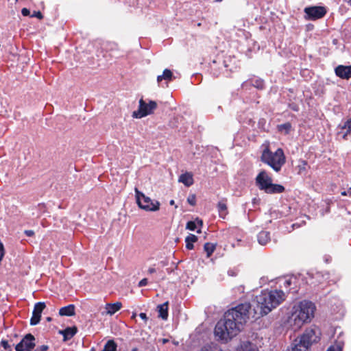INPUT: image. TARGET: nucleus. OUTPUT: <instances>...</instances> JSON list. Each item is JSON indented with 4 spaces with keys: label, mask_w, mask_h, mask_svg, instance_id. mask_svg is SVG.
Returning <instances> with one entry per match:
<instances>
[{
    "label": "nucleus",
    "mask_w": 351,
    "mask_h": 351,
    "mask_svg": "<svg viewBox=\"0 0 351 351\" xmlns=\"http://www.w3.org/2000/svg\"><path fill=\"white\" fill-rule=\"evenodd\" d=\"M285 299L281 290L263 291L256 295L252 304L245 302L225 313L215 327V335L221 340L227 342L235 337L241 330L249 315L260 317L268 314Z\"/></svg>",
    "instance_id": "f257e3e1"
},
{
    "label": "nucleus",
    "mask_w": 351,
    "mask_h": 351,
    "mask_svg": "<svg viewBox=\"0 0 351 351\" xmlns=\"http://www.w3.org/2000/svg\"><path fill=\"white\" fill-rule=\"evenodd\" d=\"M289 322L293 330L300 329L304 324L310 322L314 317L316 306L309 300H302L293 307Z\"/></svg>",
    "instance_id": "f03ea898"
},
{
    "label": "nucleus",
    "mask_w": 351,
    "mask_h": 351,
    "mask_svg": "<svg viewBox=\"0 0 351 351\" xmlns=\"http://www.w3.org/2000/svg\"><path fill=\"white\" fill-rule=\"evenodd\" d=\"M318 328H308L304 333L294 341V346L291 351H310L311 345L319 340Z\"/></svg>",
    "instance_id": "7ed1b4c3"
},
{
    "label": "nucleus",
    "mask_w": 351,
    "mask_h": 351,
    "mask_svg": "<svg viewBox=\"0 0 351 351\" xmlns=\"http://www.w3.org/2000/svg\"><path fill=\"white\" fill-rule=\"evenodd\" d=\"M261 161L271 167L275 171H280L286 162L285 156L282 149L278 148L275 152H272L269 147H266L262 152Z\"/></svg>",
    "instance_id": "20e7f679"
},
{
    "label": "nucleus",
    "mask_w": 351,
    "mask_h": 351,
    "mask_svg": "<svg viewBox=\"0 0 351 351\" xmlns=\"http://www.w3.org/2000/svg\"><path fill=\"white\" fill-rule=\"evenodd\" d=\"M136 203L140 208L146 211H157L160 209V204L157 200H152L140 191L136 187L134 189Z\"/></svg>",
    "instance_id": "39448f33"
},
{
    "label": "nucleus",
    "mask_w": 351,
    "mask_h": 351,
    "mask_svg": "<svg viewBox=\"0 0 351 351\" xmlns=\"http://www.w3.org/2000/svg\"><path fill=\"white\" fill-rule=\"evenodd\" d=\"M138 104V110L134 111L132 113V117L136 119H141L152 114L158 107V104L155 101L150 100L148 103H146L143 98L140 99Z\"/></svg>",
    "instance_id": "423d86ee"
},
{
    "label": "nucleus",
    "mask_w": 351,
    "mask_h": 351,
    "mask_svg": "<svg viewBox=\"0 0 351 351\" xmlns=\"http://www.w3.org/2000/svg\"><path fill=\"white\" fill-rule=\"evenodd\" d=\"M36 346L35 337L31 333L25 335L15 346L16 351H33Z\"/></svg>",
    "instance_id": "0eeeda50"
},
{
    "label": "nucleus",
    "mask_w": 351,
    "mask_h": 351,
    "mask_svg": "<svg viewBox=\"0 0 351 351\" xmlns=\"http://www.w3.org/2000/svg\"><path fill=\"white\" fill-rule=\"evenodd\" d=\"M327 11L324 6H311L305 8L304 13L306 14V19L311 21L317 20L323 18Z\"/></svg>",
    "instance_id": "6e6552de"
},
{
    "label": "nucleus",
    "mask_w": 351,
    "mask_h": 351,
    "mask_svg": "<svg viewBox=\"0 0 351 351\" xmlns=\"http://www.w3.org/2000/svg\"><path fill=\"white\" fill-rule=\"evenodd\" d=\"M256 185L261 191H265L272 182V178L267 171L261 170L255 178Z\"/></svg>",
    "instance_id": "1a4fd4ad"
},
{
    "label": "nucleus",
    "mask_w": 351,
    "mask_h": 351,
    "mask_svg": "<svg viewBox=\"0 0 351 351\" xmlns=\"http://www.w3.org/2000/svg\"><path fill=\"white\" fill-rule=\"evenodd\" d=\"M45 307L46 305L45 302H39L35 304L32 312V316L30 319V325L35 326L40 322L42 312Z\"/></svg>",
    "instance_id": "9d476101"
},
{
    "label": "nucleus",
    "mask_w": 351,
    "mask_h": 351,
    "mask_svg": "<svg viewBox=\"0 0 351 351\" xmlns=\"http://www.w3.org/2000/svg\"><path fill=\"white\" fill-rule=\"evenodd\" d=\"M335 73L341 79L349 80L351 78V65H338L335 69Z\"/></svg>",
    "instance_id": "9b49d317"
},
{
    "label": "nucleus",
    "mask_w": 351,
    "mask_h": 351,
    "mask_svg": "<svg viewBox=\"0 0 351 351\" xmlns=\"http://www.w3.org/2000/svg\"><path fill=\"white\" fill-rule=\"evenodd\" d=\"M219 216L220 218L225 219L228 214L227 206V199L223 198L220 200L217 205Z\"/></svg>",
    "instance_id": "f8f14e48"
},
{
    "label": "nucleus",
    "mask_w": 351,
    "mask_h": 351,
    "mask_svg": "<svg viewBox=\"0 0 351 351\" xmlns=\"http://www.w3.org/2000/svg\"><path fill=\"white\" fill-rule=\"evenodd\" d=\"M285 191L284 186L279 184H273L272 182L269 184L265 192L267 194H278L282 193Z\"/></svg>",
    "instance_id": "ddd939ff"
},
{
    "label": "nucleus",
    "mask_w": 351,
    "mask_h": 351,
    "mask_svg": "<svg viewBox=\"0 0 351 351\" xmlns=\"http://www.w3.org/2000/svg\"><path fill=\"white\" fill-rule=\"evenodd\" d=\"M169 302H165L162 304H159L157 306L158 317H160L163 320H167L169 316L168 308H169Z\"/></svg>",
    "instance_id": "4468645a"
},
{
    "label": "nucleus",
    "mask_w": 351,
    "mask_h": 351,
    "mask_svg": "<svg viewBox=\"0 0 351 351\" xmlns=\"http://www.w3.org/2000/svg\"><path fill=\"white\" fill-rule=\"evenodd\" d=\"M77 332L76 326L67 327L63 330H60V333L63 335L64 341L71 339Z\"/></svg>",
    "instance_id": "2eb2a0df"
},
{
    "label": "nucleus",
    "mask_w": 351,
    "mask_h": 351,
    "mask_svg": "<svg viewBox=\"0 0 351 351\" xmlns=\"http://www.w3.org/2000/svg\"><path fill=\"white\" fill-rule=\"evenodd\" d=\"M122 307V304L120 302H117L115 303H108L106 304V309L107 311V314L110 315L114 314L116 312L119 311Z\"/></svg>",
    "instance_id": "dca6fc26"
},
{
    "label": "nucleus",
    "mask_w": 351,
    "mask_h": 351,
    "mask_svg": "<svg viewBox=\"0 0 351 351\" xmlns=\"http://www.w3.org/2000/svg\"><path fill=\"white\" fill-rule=\"evenodd\" d=\"M179 182L183 183L186 186H190L193 184V175L189 172L182 173L179 177Z\"/></svg>",
    "instance_id": "f3484780"
},
{
    "label": "nucleus",
    "mask_w": 351,
    "mask_h": 351,
    "mask_svg": "<svg viewBox=\"0 0 351 351\" xmlns=\"http://www.w3.org/2000/svg\"><path fill=\"white\" fill-rule=\"evenodd\" d=\"M75 305L69 304L68 306L62 307L59 310V314L61 316H73L75 315Z\"/></svg>",
    "instance_id": "a211bd4d"
},
{
    "label": "nucleus",
    "mask_w": 351,
    "mask_h": 351,
    "mask_svg": "<svg viewBox=\"0 0 351 351\" xmlns=\"http://www.w3.org/2000/svg\"><path fill=\"white\" fill-rule=\"evenodd\" d=\"M258 241L261 245H265L270 241V233L267 231H261L257 235Z\"/></svg>",
    "instance_id": "6ab92c4d"
},
{
    "label": "nucleus",
    "mask_w": 351,
    "mask_h": 351,
    "mask_svg": "<svg viewBox=\"0 0 351 351\" xmlns=\"http://www.w3.org/2000/svg\"><path fill=\"white\" fill-rule=\"evenodd\" d=\"M197 241V237L195 234H190L185 238L186 248L187 250H193L194 248L193 243Z\"/></svg>",
    "instance_id": "aec40b11"
},
{
    "label": "nucleus",
    "mask_w": 351,
    "mask_h": 351,
    "mask_svg": "<svg viewBox=\"0 0 351 351\" xmlns=\"http://www.w3.org/2000/svg\"><path fill=\"white\" fill-rule=\"evenodd\" d=\"M162 80H167V81H171L173 80V73L170 69H165L163 71L162 75H158L157 77V81L158 82H160Z\"/></svg>",
    "instance_id": "412c9836"
},
{
    "label": "nucleus",
    "mask_w": 351,
    "mask_h": 351,
    "mask_svg": "<svg viewBox=\"0 0 351 351\" xmlns=\"http://www.w3.org/2000/svg\"><path fill=\"white\" fill-rule=\"evenodd\" d=\"M292 125L291 123L287 122L283 124L278 125L277 129L278 132H284L285 134H289L291 130Z\"/></svg>",
    "instance_id": "4be33fe9"
},
{
    "label": "nucleus",
    "mask_w": 351,
    "mask_h": 351,
    "mask_svg": "<svg viewBox=\"0 0 351 351\" xmlns=\"http://www.w3.org/2000/svg\"><path fill=\"white\" fill-rule=\"evenodd\" d=\"M216 249V245L212 243H206L204 245V250L206 253V256L209 258Z\"/></svg>",
    "instance_id": "5701e85b"
},
{
    "label": "nucleus",
    "mask_w": 351,
    "mask_h": 351,
    "mask_svg": "<svg viewBox=\"0 0 351 351\" xmlns=\"http://www.w3.org/2000/svg\"><path fill=\"white\" fill-rule=\"evenodd\" d=\"M117 344L112 339L108 340L103 349V351H117Z\"/></svg>",
    "instance_id": "b1692460"
},
{
    "label": "nucleus",
    "mask_w": 351,
    "mask_h": 351,
    "mask_svg": "<svg viewBox=\"0 0 351 351\" xmlns=\"http://www.w3.org/2000/svg\"><path fill=\"white\" fill-rule=\"evenodd\" d=\"M201 351H222V350L219 346L212 343L204 346Z\"/></svg>",
    "instance_id": "393cba45"
},
{
    "label": "nucleus",
    "mask_w": 351,
    "mask_h": 351,
    "mask_svg": "<svg viewBox=\"0 0 351 351\" xmlns=\"http://www.w3.org/2000/svg\"><path fill=\"white\" fill-rule=\"evenodd\" d=\"M252 85L259 90L265 88V82L261 79H255L252 80Z\"/></svg>",
    "instance_id": "a878e982"
},
{
    "label": "nucleus",
    "mask_w": 351,
    "mask_h": 351,
    "mask_svg": "<svg viewBox=\"0 0 351 351\" xmlns=\"http://www.w3.org/2000/svg\"><path fill=\"white\" fill-rule=\"evenodd\" d=\"M243 351H258L257 348L252 343L247 341L243 346Z\"/></svg>",
    "instance_id": "bb28decb"
},
{
    "label": "nucleus",
    "mask_w": 351,
    "mask_h": 351,
    "mask_svg": "<svg viewBox=\"0 0 351 351\" xmlns=\"http://www.w3.org/2000/svg\"><path fill=\"white\" fill-rule=\"evenodd\" d=\"M341 129L346 130L347 134L351 133V118L348 119L343 125L340 126Z\"/></svg>",
    "instance_id": "cd10ccee"
},
{
    "label": "nucleus",
    "mask_w": 351,
    "mask_h": 351,
    "mask_svg": "<svg viewBox=\"0 0 351 351\" xmlns=\"http://www.w3.org/2000/svg\"><path fill=\"white\" fill-rule=\"evenodd\" d=\"M186 228L194 231L197 228L196 221H189L186 223Z\"/></svg>",
    "instance_id": "c85d7f7f"
},
{
    "label": "nucleus",
    "mask_w": 351,
    "mask_h": 351,
    "mask_svg": "<svg viewBox=\"0 0 351 351\" xmlns=\"http://www.w3.org/2000/svg\"><path fill=\"white\" fill-rule=\"evenodd\" d=\"M306 165H307V162L306 160H301L300 161V164L298 166V168L299 169V173H302L303 171H306Z\"/></svg>",
    "instance_id": "c756f323"
},
{
    "label": "nucleus",
    "mask_w": 351,
    "mask_h": 351,
    "mask_svg": "<svg viewBox=\"0 0 351 351\" xmlns=\"http://www.w3.org/2000/svg\"><path fill=\"white\" fill-rule=\"evenodd\" d=\"M187 202L191 205L195 206L196 204V196L195 194H191L187 197Z\"/></svg>",
    "instance_id": "7c9ffc66"
},
{
    "label": "nucleus",
    "mask_w": 351,
    "mask_h": 351,
    "mask_svg": "<svg viewBox=\"0 0 351 351\" xmlns=\"http://www.w3.org/2000/svg\"><path fill=\"white\" fill-rule=\"evenodd\" d=\"M30 17H36L40 20H42L44 16L40 11H34L30 15Z\"/></svg>",
    "instance_id": "2f4dec72"
},
{
    "label": "nucleus",
    "mask_w": 351,
    "mask_h": 351,
    "mask_svg": "<svg viewBox=\"0 0 351 351\" xmlns=\"http://www.w3.org/2000/svg\"><path fill=\"white\" fill-rule=\"evenodd\" d=\"M1 346L6 350L12 351L10 346L8 343V341L6 340H2L1 341Z\"/></svg>",
    "instance_id": "473e14b6"
},
{
    "label": "nucleus",
    "mask_w": 351,
    "mask_h": 351,
    "mask_svg": "<svg viewBox=\"0 0 351 351\" xmlns=\"http://www.w3.org/2000/svg\"><path fill=\"white\" fill-rule=\"evenodd\" d=\"M21 14L24 16H30L31 15L29 10L26 8H23L21 10Z\"/></svg>",
    "instance_id": "72a5a7b5"
},
{
    "label": "nucleus",
    "mask_w": 351,
    "mask_h": 351,
    "mask_svg": "<svg viewBox=\"0 0 351 351\" xmlns=\"http://www.w3.org/2000/svg\"><path fill=\"white\" fill-rule=\"evenodd\" d=\"M148 284V280L147 278H143L140 282H138V286L139 287H142L144 286H146Z\"/></svg>",
    "instance_id": "f704fd0d"
},
{
    "label": "nucleus",
    "mask_w": 351,
    "mask_h": 351,
    "mask_svg": "<svg viewBox=\"0 0 351 351\" xmlns=\"http://www.w3.org/2000/svg\"><path fill=\"white\" fill-rule=\"evenodd\" d=\"M49 349L48 346L47 345H42L37 348L36 351H47Z\"/></svg>",
    "instance_id": "c9c22d12"
},
{
    "label": "nucleus",
    "mask_w": 351,
    "mask_h": 351,
    "mask_svg": "<svg viewBox=\"0 0 351 351\" xmlns=\"http://www.w3.org/2000/svg\"><path fill=\"white\" fill-rule=\"evenodd\" d=\"M228 274L230 276H236L238 274V271L237 269H229Z\"/></svg>",
    "instance_id": "e433bc0d"
},
{
    "label": "nucleus",
    "mask_w": 351,
    "mask_h": 351,
    "mask_svg": "<svg viewBox=\"0 0 351 351\" xmlns=\"http://www.w3.org/2000/svg\"><path fill=\"white\" fill-rule=\"evenodd\" d=\"M24 233L27 237H32L34 235V232L32 230H25Z\"/></svg>",
    "instance_id": "4c0bfd02"
},
{
    "label": "nucleus",
    "mask_w": 351,
    "mask_h": 351,
    "mask_svg": "<svg viewBox=\"0 0 351 351\" xmlns=\"http://www.w3.org/2000/svg\"><path fill=\"white\" fill-rule=\"evenodd\" d=\"M326 351H341V348L333 346H330Z\"/></svg>",
    "instance_id": "58836bf2"
},
{
    "label": "nucleus",
    "mask_w": 351,
    "mask_h": 351,
    "mask_svg": "<svg viewBox=\"0 0 351 351\" xmlns=\"http://www.w3.org/2000/svg\"><path fill=\"white\" fill-rule=\"evenodd\" d=\"M341 195L343 196H346V195H348L350 197H351V187L348 190V191H342L341 193Z\"/></svg>",
    "instance_id": "ea45409f"
},
{
    "label": "nucleus",
    "mask_w": 351,
    "mask_h": 351,
    "mask_svg": "<svg viewBox=\"0 0 351 351\" xmlns=\"http://www.w3.org/2000/svg\"><path fill=\"white\" fill-rule=\"evenodd\" d=\"M139 317H140L142 319H143L145 322L148 320V317H147V316L146 313H141L139 314Z\"/></svg>",
    "instance_id": "a19ab883"
},
{
    "label": "nucleus",
    "mask_w": 351,
    "mask_h": 351,
    "mask_svg": "<svg viewBox=\"0 0 351 351\" xmlns=\"http://www.w3.org/2000/svg\"><path fill=\"white\" fill-rule=\"evenodd\" d=\"M197 226H199V228L203 226V221L199 218H196L195 219Z\"/></svg>",
    "instance_id": "79ce46f5"
},
{
    "label": "nucleus",
    "mask_w": 351,
    "mask_h": 351,
    "mask_svg": "<svg viewBox=\"0 0 351 351\" xmlns=\"http://www.w3.org/2000/svg\"><path fill=\"white\" fill-rule=\"evenodd\" d=\"M147 272H148L149 274H153V273L156 272V269H155V268H154V267H150V268H149V269H148Z\"/></svg>",
    "instance_id": "37998d69"
},
{
    "label": "nucleus",
    "mask_w": 351,
    "mask_h": 351,
    "mask_svg": "<svg viewBox=\"0 0 351 351\" xmlns=\"http://www.w3.org/2000/svg\"><path fill=\"white\" fill-rule=\"evenodd\" d=\"M212 73H213V75L215 77H217L219 75V72L214 71L213 69H212Z\"/></svg>",
    "instance_id": "c03bdc74"
},
{
    "label": "nucleus",
    "mask_w": 351,
    "mask_h": 351,
    "mask_svg": "<svg viewBox=\"0 0 351 351\" xmlns=\"http://www.w3.org/2000/svg\"><path fill=\"white\" fill-rule=\"evenodd\" d=\"M161 341H162V343L163 344H165V343H167V342H169V339H165V338H164V339H161Z\"/></svg>",
    "instance_id": "a18cd8bd"
},
{
    "label": "nucleus",
    "mask_w": 351,
    "mask_h": 351,
    "mask_svg": "<svg viewBox=\"0 0 351 351\" xmlns=\"http://www.w3.org/2000/svg\"><path fill=\"white\" fill-rule=\"evenodd\" d=\"M136 313H132V315L131 318H132V319H135V318H136Z\"/></svg>",
    "instance_id": "49530a36"
},
{
    "label": "nucleus",
    "mask_w": 351,
    "mask_h": 351,
    "mask_svg": "<svg viewBox=\"0 0 351 351\" xmlns=\"http://www.w3.org/2000/svg\"><path fill=\"white\" fill-rule=\"evenodd\" d=\"M169 204L170 205H175V201L173 199H171L170 202H169Z\"/></svg>",
    "instance_id": "de8ad7c7"
},
{
    "label": "nucleus",
    "mask_w": 351,
    "mask_h": 351,
    "mask_svg": "<svg viewBox=\"0 0 351 351\" xmlns=\"http://www.w3.org/2000/svg\"><path fill=\"white\" fill-rule=\"evenodd\" d=\"M344 1H346L350 5H351V0H344Z\"/></svg>",
    "instance_id": "09e8293b"
},
{
    "label": "nucleus",
    "mask_w": 351,
    "mask_h": 351,
    "mask_svg": "<svg viewBox=\"0 0 351 351\" xmlns=\"http://www.w3.org/2000/svg\"><path fill=\"white\" fill-rule=\"evenodd\" d=\"M51 319H51V317H47L46 318V320H47V322H51Z\"/></svg>",
    "instance_id": "8fccbe9b"
},
{
    "label": "nucleus",
    "mask_w": 351,
    "mask_h": 351,
    "mask_svg": "<svg viewBox=\"0 0 351 351\" xmlns=\"http://www.w3.org/2000/svg\"><path fill=\"white\" fill-rule=\"evenodd\" d=\"M348 134H347V132L343 134V139H346V136Z\"/></svg>",
    "instance_id": "3c124183"
},
{
    "label": "nucleus",
    "mask_w": 351,
    "mask_h": 351,
    "mask_svg": "<svg viewBox=\"0 0 351 351\" xmlns=\"http://www.w3.org/2000/svg\"><path fill=\"white\" fill-rule=\"evenodd\" d=\"M285 283L289 285L291 284V281L290 280H286Z\"/></svg>",
    "instance_id": "603ef678"
},
{
    "label": "nucleus",
    "mask_w": 351,
    "mask_h": 351,
    "mask_svg": "<svg viewBox=\"0 0 351 351\" xmlns=\"http://www.w3.org/2000/svg\"><path fill=\"white\" fill-rule=\"evenodd\" d=\"M223 0H215L216 2H221Z\"/></svg>",
    "instance_id": "864d4df0"
}]
</instances>
